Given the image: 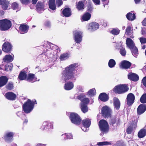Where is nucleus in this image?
I'll return each instance as SVG.
<instances>
[{
	"label": "nucleus",
	"instance_id": "obj_1",
	"mask_svg": "<svg viewBox=\"0 0 146 146\" xmlns=\"http://www.w3.org/2000/svg\"><path fill=\"white\" fill-rule=\"evenodd\" d=\"M77 63H74L66 67L62 73V79L66 81H72L76 79L75 74L77 71L76 69L78 67Z\"/></svg>",
	"mask_w": 146,
	"mask_h": 146
},
{
	"label": "nucleus",
	"instance_id": "obj_2",
	"mask_svg": "<svg viewBox=\"0 0 146 146\" xmlns=\"http://www.w3.org/2000/svg\"><path fill=\"white\" fill-rule=\"evenodd\" d=\"M36 104V102L35 100H33L32 101L31 100L28 99L23 104V111L26 113H30L33 110L34 105Z\"/></svg>",
	"mask_w": 146,
	"mask_h": 146
},
{
	"label": "nucleus",
	"instance_id": "obj_3",
	"mask_svg": "<svg viewBox=\"0 0 146 146\" xmlns=\"http://www.w3.org/2000/svg\"><path fill=\"white\" fill-rule=\"evenodd\" d=\"M128 86L125 84H119L115 86L113 91L116 93L122 94L127 92L128 90Z\"/></svg>",
	"mask_w": 146,
	"mask_h": 146
},
{
	"label": "nucleus",
	"instance_id": "obj_4",
	"mask_svg": "<svg viewBox=\"0 0 146 146\" xmlns=\"http://www.w3.org/2000/svg\"><path fill=\"white\" fill-rule=\"evenodd\" d=\"M11 26V23L10 21L6 19L0 20V29L1 30H7Z\"/></svg>",
	"mask_w": 146,
	"mask_h": 146
},
{
	"label": "nucleus",
	"instance_id": "obj_5",
	"mask_svg": "<svg viewBox=\"0 0 146 146\" xmlns=\"http://www.w3.org/2000/svg\"><path fill=\"white\" fill-rule=\"evenodd\" d=\"M100 128L103 133H106L108 132L109 127L108 123L105 120H101L99 122Z\"/></svg>",
	"mask_w": 146,
	"mask_h": 146
},
{
	"label": "nucleus",
	"instance_id": "obj_6",
	"mask_svg": "<svg viewBox=\"0 0 146 146\" xmlns=\"http://www.w3.org/2000/svg\"><path fill=\"white\" fill-rule=\"evenodd\" d=\"M70 118L72 122L76 124H79L81 121V119L78 115L74 113H70Z\"/></svg>",
	"mask_w": 146,
	"mask_h": 146
},
{
	"label": "nucleus",
	"instance_id": "obj_7",
	"mask_svg": "<svg viewBox=\"0 0 146 146\" xmlns=\"http://www.w3.org/2000/svg\"><path fill=\"white\" fill-rule=\"evenodd\" d=\"M82 33L80 31H75L74 32V38L76 43H80L82 41Z\"/></svg>",
	"mask_w": 146,
	"mask_h": 146
},
{
	"label": "nucleus",
	"instance_id": "obj_8",
	"mask_svg": "<svg viewBox=\"0 0 146 146\" xmlns=\"http://www.w3.org/2000/svg\"><path fill=\"white\" fill-rule=\"evenodd\" d=\"M101 112L103 116L108 117L110 115L111 110L108 106H105L102 108Z\"/></svg>",
	"mask_w": 146,
	"mask_h": 146
},
{
	"label": "nucleus",
	"instance_id": "obj_9",
	"mask_svg": "<svg viewBox=\"0 0 146 146\" xmlns=\"http://www.w3.org/2000/svg\"><path fill=\"white\" fill-rule=\"evenodd\" d=\"M11 44L8 42H5L2 46V50L5 52L9 53L10 52L12 49Z\"/></svg>",
	"mask_w": 146,
	"mask_h": 146
},
{
	"label": "nucleus",
	"instance_id": "obj_10",
	"mask_svg": "<svg viewBox=\"0 0 146 146\" xmlns=\"http://www.w3.org/2000/svg\"><path fill=\"white\" fill-rule=\"evenodd\" d=\"M135 99V96L133 94L130 93L128 94L126 99L127 103V105L130 106L132 105L134 102Z\"/></svg>",
	"mask_w": 146,
	"mask_h": 146
},
{
	"label": "nucleus",
	"instance_id": "obj_11",
	"mask_svg": "<svg viewBox=\"0 0 146 146\" xmlns=\"http://www.w3.org/2000/svg\"><path fill=\"white\" fill-rule=\"evenodd\" d=\"M87 28L90 31H93L99 28V25L97 23L93 22L88 25Z\"/></svg>",
	"mask_w": 146,
	"mask_h": 146
},
{
	"label": "nucleus",
	"instance_id": "obj_12",
	"mask_svg": "<svg viewBox=\"0 0 146 146\" xmlns=\"http://www.w3.org/2000/svg\"><path fill=\"white\" fill-rule=\"evenodd\" d=\"M14 56L13 54H8L6 55L3 58V61L4 62H12L14 60Z\"/></svg>",
	"mask_w": 146,
	"mask_h": 146
},
{
	"label": "nucleus",
	"instance_id": "obj_13",
	"mask_svg": "<svg viewBox=\"0 0 146 146\" xmlns=\"http://www.w3.org/2000/svg\"><path fill=\"white\" fill-rule=\"evenodd\" d=\"M146 110V106L143 104H140L137 109L138 114L141 115Z\"/></svg>",
	"mask_w": 146,
	"mask_h": 146
},
{
	"label": "nucleus",
	"instance_id": "obj_14",
	"mask_svg": "<svg viewBox=\"0 0 146 146\" xmlns=\"http://www.w3.org/2000/svg\"><path fill=\"white\" fill-rule=\"evenodd\" d=\"M29 29V27L24 24L21 25L19 28V31L21 34H24L27 33Z\"/></svg>",
	"mask_w": 146,
	"mask_h": 146
},
{
	"label": "nucleus",
	"instance_id": "obj_15",
	"mask_svg": "<svg viewBox=\"0 0 146 146\" xmlns=\"http://www.w3.org/2000/svg\"><path fill=\"white\" fill-rule=\"evenodd\" d=\"M6 98L9 100H14L16 97V95L11 92H8L5 94Z\"/></svg>",
	"mask_w": 146,
	"mask_h": 146
},
{
	"label": "nucleus",
	"instance_id": "obj_16",
	"mask_svg": "<svg viewBox=\"0 0 146 146\" xmlns=\"http://www.w3.org/2000/svg\"><path fill=\"white\" fill-rule=\"evenodd\" d=\"M64 87L65 90H69L73 88L74 84L72 82H68L65 84Z\"/></svg>",
	"mask_w": 146,
	"mask_h": 146
},
{
	"label": "nucleus",
	"instance_id": "obj_17",
	"mask_svg": "<svg viewBox=\"0 0 146 146\" xmlns=\"http://www.w3.org/2000/svg\"><path fill=\"white\" fill-rule=\"evenodd\" d=\"M128 78L133 81H137L139 79V77L136 74L134 73H129L128 76Z\"/></svg>",
	"mask_w": 146,
	"mask_h": 146
},
{
	"label": "nucleus",
	"instance_id": "obj_18",
	"mask_svg": "<svg viewBox=\"0 0 146 146\" xmlns=\"http://www.w3.org/2000/svg\"><path fill=\"white\" fill-rule=\"evenodd\" d=\"M13 135V133L12 132L6 133L4 136L5 140L7 141H11L12 139Z\"/></svg>",
	"mask_w": 146,
	"mask_h": 146
},
{
	"label": "nucleus",
	"instance_id": "obj_19",
	"mask_svg": "<svg viewBox=\"0 0 146 146\" xmlns=\"http://www.w3.org/2000/svg\"><path fill=\"white\" fill-rule=\"evenodd\" d=\"M99 98L100 100L104 102L107 101L109 99L108 96L105 93L101 94L99 95Z\"/></svg>",
	"mask_w": 146,
	"mask_h": 146
},
{
	"label": "nucleus",
	"instance_id": "obj_20",
	"mask_svg": "<svg viewBox=\"0 0 146 146\" xmlns=\"http://www.w3.org/2000/svg\"><path fill=\"white\" fill-rule=\"evenodd\" d=\"M131 65V64L129 62L124 60L121 62V67L122 68L127 69L129 68Z\"/></svg>",
	"mask_w": 146,
	"mask_h": 146
},
{
	"label": "nucleus",
	"instance_id": "obj_21",
	"mask_svg": "<svg viewBox=\"0 0 146 146\" xmlns=\"http://www.w3.org/2000/svg\"><path fill=\"white\" fill-rule=\"evenodd\" d=\"M126 44L127 46L130 49L135 46L133 41L130 38H128L126 40Z\"/></svg>",
	"mask_w": 146,
	"mask_h": 146
},
{
	"label": "nucleus",
	"instance_id": "obj_22",
	"mask_svg": "<svg viewBox=\"0 0 146 146\" xmlns=\"http://www.w3.org/2000/svg\"><path fill=\"white\" fill-rule=\"evenodd\" d=\"M113 102L115 108L117 110L119 109L120 106V103L118 99L114 98L113 99Z\"/></svg>",
	"mask_w": 146,
	"mask_h": 146
},
{
	"label": "nucleus",
	"instance_id": "obj_23",
	"mask_svg": "<svg viewBox=\"0 0 146 146\" xmlns=\"http://www.w3.org/2000/svg\"><path fill=\"white\" fill-rule=\"evenodd\" d=\"M27 79L28 81L32 82H34L36 80V78L35 77V75L32 74H29Z\"/></svg>",
	"mask_w": 146,
	"mask_h": 146
},
{
	"label": "nucleus",
	"instance_id": "obj_24",
	"mask_svg": "<svg viewBox=\"0 0 146 146\" xmlns=\"http://www.w3.org/2000/svg\"><path fill=\"white\" fill-rule=\"evenodd\" d=\"M8 81L7 78L4 76H2L0 77V87L5 85Z\"/></svg>",
	"mask_w": 146,
	"mask_h": 146
},
{
	"label": "nucleus",
	"instance_id": "obj_25",
	"mask_svg": "<svg viewBox=\"0 0 146 146\" xmlns=\"http://www.w3.org/2000/svg\"><path fill=\"white\" fill-rule=\"evenodd\" d=\"M63 15L66 17H68L71 15V11L69 8H66L64 9L62 11Z\"/></svg>",
	"mask_w": 146,
	"mask_h": 146
},
{
	"label": "nucleus",
	"instance_id": "obj_26",
	"mask_svg": "<svg viewBox=\"0 0 146 146\" xmlns=\"http://www.w3.org/2000/svg\"><path fill=\"white\" fill-rule=\"evenodd\" d=\"M44 7L43 4L38 2L36 5V9L38 12L40 13L44 10Z\"/></svg>",
	"mask_w": 146,
	"mask_h": 146
},
{
	"label": "nucleus",
	"instance_id": "obj_27",
	"mask_svg": "<svg viewBox=\"0 0 146 146\" xmlns=\"http://www.w3.org/2000/svg\"><path fill=\"white\" fill-rule=\"evenodd\" d=\"M146 135V129H142L139 132L138 136L139 138H142L144 137Z\"/></svg>",
	"mask_w": 146,
	"mask_h": 146
},
{
	"label": "nucleus",
	"instance_id": "obj_28",
	"mask_svg": "<svg viewBox=\"0 0 146 146\" xmlns=\"http://www.w3.org/2000/svg\"><path fill=\"white\" fill-rule=\"evenodd\" d=\"M49 6L50 9L52 10H55L56 9L55 0H49Z\"/></svg>",
	"mask_w": 146,
	"mask_h": 146
},
{
	"label": "nucleus",
	"instance_id": "obj_29",
	"mask_svg": "<svg viewBox=\"0 0 146 146\" xmlns=\"http://www.w3.org/2000/svg\"><path fill=\"white\" fill-rule=\"evenodd\" d=\"M70 56V54L68 53H64L60 55L59 59L62 61H63L68 59Z\"/></svg>",
	"mask_w": 146,
	"mask_h": 146
},
{
	"label": "nucleus",
	"instance_id": "obj_30",
	"mask_svg": "<svg viewBox=\"0 0 146 146\" xmlns=\"http://www.w3.org/2000/svg\"><path fill=\"white\" fill-rule=\"evenodd\" d=\"M79 98L82 102L81 104H88L89 103V100L88 98H84L81 96H79Z\"/></svg>",
	"mask_w": 146,
	"mask_h": 146
},
{
	"label": "nucleus",
	"instance_id": "obj_31",
	"mask_svg": "<svg viewBox=\"0 0 146 146\" xmlns=\"http://www.w3.org/2000/svg\"><path fill=\"white\" fill-rule=\"evenodd\" d=\"M127 19L130 21H133L135 18V15L133 13H129L126 15Z\"/></svg>",
	"mask_w": 146,
	"mask_h": 146
},
{
	"label": "nucleus",
	"instance_id": "obj_32",
	"mask_svg": "<svg viewBox=\"0 0 146 146\" xmlns=\"http://www.w3.org/2000/svg\"><path fill=\"white\" fill-rule=\"evenodd\" d=\"M76 5L77 8L79 10H81L84 9V5L82 1H79Z\"/></svg>",
	"mask_w": 146,
	"mask_h": 146
},
{
	"label": "nucleus",
	"instance_id": "obj_33",
	"mask_svg": "<svg viewBox=\"0 0 146 146\" xmlns=\"http://www.w3.org/2000/svg\"><path fill=\"white\" fill-rule=\"evenodd\" d=\"M27 74L25 72H21L19 74V78L21 80H23L26 78Z\"/></svg>",
	"mask_w": 146,
	"mask_h": 146
},
{
	"label": "nucleus",
	"instance_id": "obj_34",
	"mask_svg": "<svg viewBox=\"0 0 146 146\" xmlns=\"http://www.w3.org/2000/svg\"><path fill=\"white\" fill-rule=\"evenodd\" d=\"M117 120L115 117H112L110 120V125H114V124L117 125Z\"/></svg>",
	"mask_w": 146,
	"mask_h": 146
},
{
	"label": "nucleus",
	"instance_id": "obj_35",
	"mask_svg": "<svg viewBox=\"0 0 146 146\" xmlns=\"http://www.w3.org/2000/svg\"><path fill=\"white\" fill-rule=\"evenodd\" d=\"M91 17V14L89 13H86L82 17V19L84 21H87L89 20Z\"/></svg>",
	"mask_w": 146,
	"mask_h": 146
},
{
	"label": "nucleus",
	"instance_id": "obj_36",
	"mask_svg": "<svg viewBox=\"0 0 146 146\" xmlns=\"http://www.w3.org/2000/svg\"><path fill=\"white\" fill-rule=\"evenodd\" d=\"M90 123V120L88 119L84 120L82 121L83 125L86 127H89Z\"/></svg>",
	"mask_w": 146,
	"mask_h": 146
},
{
	"label": "nucleus",
	"instance_id": "obj_37",
	"mask_svg": "<svg viewBox=\"0 0 146 146\" xmlns=\"http://www.w3.org/2000/svg\"><path fill=\"white\" fill-rule=\"evenodd\" d=\"M81 109L82 111L84 113L87 112L88 110L87 106L83 104H81Z\"/></svg>",
	"mask_w": 146,
	"mask_h": 146
},
{
	"label": "nucleus",
	"instance_id": "obj_38",
	"mask_svg": "<svg viewBox=\"0 0 146 146\" xmlns=\"http://www.w3.org/2000/svg\"><path fill=\"white\" fill-rule=\"evenodd\" d=\"M132 54L135 57L138 54V50L136 46H135L132 48L130 49Z\"/></svg>",
	"mask_w": 146,
	"mask_h": 146
},
{
	"label": "nucleus",
	"instance_id": "obj_39",
	"mask_svg": "<svg viewBox=\"0 0 146 146\" xmlns=\"http://www.w3.org/2000/svg\"><path fill=\"white\" fill-rule=\"evenodd\" d=\"M112 144L111 142L106 141L98 142L97 143V145L99 146H103L105 145H110Z\"/></svg>",
	"mask_w": 146,
	"mask_h": 146
},
{
	"label": "nucleus",
	"instance_id": "obj_40",
	"mask_svg": "<svg viewBox=\"0 0 146 146\" xmlns=\"http://www.w3.org/2000/svg\"><path fill=\"white\" fill-rule=\"evenodd\" d=\"M96 94V91L94 88L90 90L88 92L87 94L90 96H93Z\"/></svg>",
	"mask_w": 146,
	"mask_h": 146
},
{
	"label": "nucleus",
	"instance_id": "obj_41",
	"mask_svg": "<svg viewBox=\"0 0 146 146\" xmlns=\"http://www.w3.org/2000/svg\"><path fill=\"white\" fill-rule=\"evenodd\" d=\"M115 61L113 59H110L108 62V66L110 68H113L114 66L115 65Z\"/></svg>",
	"mask_w": 146,
	"mask_h": 146
},
{
	"label": "nucleus",
	"instance_id": "obj_42",
	"mask_svg": "<svg viewBox=\"0 0 146 146\" xmlns=\"http://www.w3.org/2000/svg\"><path fill=\"white\" fill-rule=\"evenodd\" d=\"M13 65L11 63L6 64L5 66V70L7 71L11 70L12 68Z\"/></svg>",
	"mask_w": 146,
	"mask_h": 146
},
{
	"label": "nucleus",
	"instance_id": "obj_43",
	"mask_svg": "<svg viewBox=\"0 0 146 146\" xmlns=\"http://www.w3.org/2000/svg\"><path fill=\"white\" fill-rule=\"evenodd\" d=\"M136 127V125H132L129 126L128 127L127 129V133L128 134H130L131 133L132 131L133 130V129H134Z\"/></svg>",
	"mask_w": 146,
	"mask_h": 146
},
{
	"label": "nucleus",
	"instance_id": "obj_44",
	"mask_svg": "<svg viewBox=\"0 0 146 146\" xmlns=\"http://www.w3.org/2000/svg\"><path fill=\"white\" fill-rule=\"evenodd\" d=\"M132 32L131 28L129 26L126 29L125 34L127 35H131Z\"/></svg>",
	"mask_w": 146,
	"mask_h": 146
},
{
	"label": "nucleus",
	"instance_id": "obj_45",
	"mask_svg": "<svg viewBox=\"0 0 146 146\" xmlns=\"http://www.w3.org/2000/svg\"><path fill=\"white\" fill-rule=\"evenodd\" d=\"M140 101L142 103H146V93L142 95L140 98Z\"/></svg>",
	"mask_w": 146,
	"mask_h": 146
},
{
	"label": "nucleus",
	"instance_id": "obj_46",
	"mask_svg": "<svg viewBox=\"0 0 146 146\" xmlns=\"http://www.w3.org/2000/svg\"><path fill=\"white\" fill-rule=\"evenodd\" d=\"M113 146H125V143L122 141H119L114 144Z\"/></svg>",
	"mask_w": 146,
	"mask_h": 146
},
{
	"label": "nucleus",
	"instance_id": "obj_47",
	"mask_svg": "<svg viewBox=\"0 0 146 146\" xmlns=\"http://www.w3.org/2000/svg\"><path fill=\"white\" fill-rule=\"evenodd\" d=\"M120 31L118 29H113L112 30L110 33L114 35H118Z\"/></svg>",
	"mask_w": 146,
	"mask_h": 146
},
{
	"label": "nucleus",
	"instance_id": "obj_48",
	"mask_svg": "<svg viewBox=\"0 0 146 146\" xmlns=\"http://www.w3.org/2000/svg\"><path fill=\"white\" fill-rule=\"evenodd\" d=\"M43 125L44 126L49 125L50 129H52L53 128V124L50 123H48L46 121L44 122L43 123Z\"/></svg>",
	"mask_w": 146,
	"mask_h": 146
},
{
	"label": "nucleus",
	"instance_id": "obj_49",
	"mask_svg": "<svg viewBox=\"0 0 146 146\" xmlns=\"http://www.w3.org/2000/svg\"><path fill=\"white\" fill-rule=\"evenodd\" d=\"M9 4V3L6 1L5 3L1 4L2 8L4 10H6L7 9Z\"/></svg>",
	"mask_w": 146,
	"mask_h": 146
},
{
	"label": "nucleus",
	"instance_id": "obj_50",
	"mask_svg": "<svg viewBox=\"0 0 146 146\" xmlns=\"http://www.w3.org/2000/svg\"><path fill=\"white\" fill-rule=\"evenodd\" d=\"M66 137L67 139H72V135L71 133H65L64 134H62L61 135L62 136L64 135Z\"/></svg>",
	"mask_w": 146,
	"mask_h": 146
},
{
	"label": "nucleus",
	"instance_id": "obj_51",
	"mask_svg": "<svg viewBox=\"0 0 146 146\" xmlns=\"http://www.w3.org/2000/svg\"><path fill=\"white\" fill-rule=\"evenodd\" d=\"M13 85L12 83H9L6 86L7 89L11 90L13 88Z\"/></svg>",
	"mask_w": 146,
	"mask_h": 146
},
{
	"label": "nucleus",
	"instance_id": "obj_52",
	"mask_svg": "<svg viewBox=\"0 0 146 146\" xmlns=\"http://www.w3.org/2000/svg\"><path fill=\"white\" fill-rule=\"evenodd\" d=\"M120 52L121 54L123 56H125L126 54V51L125 48H122L120 49Z\"/></svg>",
	"mask_w": 146,
	"mask_h": 146
},
{
	"label": "nucleus",
	"instance_id": "obj_53",
	"mask_svg": "<svg viewBox=\"0 0 146 146\" xmlns=\"http://www.w3.org/2000/svg\"><path fill=\"white\" fill-rule=\"evenodd\" d=\"M12 8L14 10L17 9L18 7V4L16 2H14L12 4Z\"/></svg>",
	"mask_w": 146,
	"mask_h": 146
},
{
	"label": "nucleus",
	"instance_id": "obj_54",
	"mask_svg": "<svg viewBox=\"0 0 146 146\" xmlns=\"http://www.w3.org/2000/svg\"><path fill=\"white\" fill-rule=\"evenodd\" d=\"M139 40L141 44L146 43V38H145L141 37L139 38Z\"/></svg>",
	"mask_w": 146,
	"mask_h": 146
},
{
	"label": "nucleus",
	"instance_id": "obj_55",
	"mask_svg": "<svg viewBox=\"0 0 146 146\" xmlns=\"http://www.w3.org/2000/svg\"><path fill=\"white\" fill-rule=\"evenodd\" d=\"M63 3L62 0H56V4L58 7L60 6Z\"/></svg>",
	"mask_w": 146,
	"mask_h": 146
},
{
	"label": "nucleus",
	"instance_id": "obj_56",
	"mask_svg": "<svg viewBox=\"0 0 146 146\" xmlns=\"http://www.w3.org/2000/svg\"><path fill=\"white\" fill-rule=\"evenodd\" d=\"M92 1L96 5H100V0H92Z\"/></svg>",
	"mask_w": 146,
	"mask_h": 146
},
{
	"label": "nucleus",
	"instance_id": "obj_57",
	"mask_svg": "<svg viewBox=\"0 0 146 146\" xmlns=\"http://www.w3.org/2000/svg\"><path fill=\"white\" fill-rule=\"evenodd\" d=\"M89 127H86L83 125L82 127V129L84 131L86 132L88 131V129Z\"/></svg>",
	"mask_w": 146,
	"mask_h": 146
},
{
	"label": "nucleus",
	"instance_id": "obj_58",
	"mask_svg": "<svg viewBox=\"0 0 146 146\" xmlns=\"http://www.w3.org/2000/svg\"><path fill=\"white\" fill-rule=\"evenodd\" d=\"M142 82L143 84L146 87V76L143 78Z\"/></svg>",
	"mask_w": 146,
	"mask_h": 146
},
{
	"label": "nucleus",
	"instance_id": "obj_59",
	"mask_svg": "<svg viewBox=\"0 0 146 146\" xmlns=\"http://www.w3.org/2000/svg\"><path fill=\"white\" fill-rule=\"evenodd\" d=\"M77 89L79 91L83 92V88L81 86H78L77 87Z\"/></svg>",
	"mask_w": 146,
	"mask_h": 146
},
{
	"label": "nucleus",
	"instance_id": "obj_60",
	"mask_svg": "<svg viewBox=\"0 0 146 146\" xmlns=\"http://www.w3.org/2000/svg\"><path fill=\"white\" fill-rule=\"evenodd\" d=\"M21 2L23 4H25L28 3L29 0H20Z\"/></svg>",
	"mask_w": 146,
	"mask_h": 146
},
{
	"label": "nucleus",
	"instance_id": "obj_61",
	"mask_svg": "<svg viewBox=\"0 0 146 146\" xmlns=\"http://www.w3.org/2000/svg\"><path fill=\"white\" fill-rule=\"evenodd\" d=\"M142 24L144 26H146V18L142 22Z\"/></svg>",
	"mask_w": 146,
	"mask_h": 146
},
{
	"label": "nucleus",
	"instance_id": "obj_62",
	"mask_svg": "<svg viewBox=\"0 0 146 146\" xmlns=\"http://www.w3.org/2000/svg\"><path fill=\"white\" fill-rule=\"evenodd\" d=\"M46 145L44 144L39 143L36 145V146H46Z\"/></svg>",
	"mask_w": 146,
	"mask_h": 146
},
{
	"label": "nucleus",
	"instance_id": "obj_63",
	"mask_svg": "<svg viewBox=\"0 0 146 146\" xmlns=\"http://www.w3.org/2000/svg\"><path fill=\"white\" fill-rule=\"evenodd\" d=\"M102 1L104 2H105V3H104V6H105V4H108V1L107 0H102Z\"/></svg>",
	"mask_w": 146,
	"mask_h": 146
},
{
	"label": "nucleus",
	"instance_id": "obj_64",
	"mask_svg": "<svg viewBox=\"0 0 146 146\" xmlns=\"http://www.w3.org/2000/svg\"><path fill=\"white\" fill-rule=\"evenodd\" d=\"M6 2L5 0H0V4H2Z\"/></svg>",
	"mask_w": 146,
	"mask_h": 146
}]
</instances>
